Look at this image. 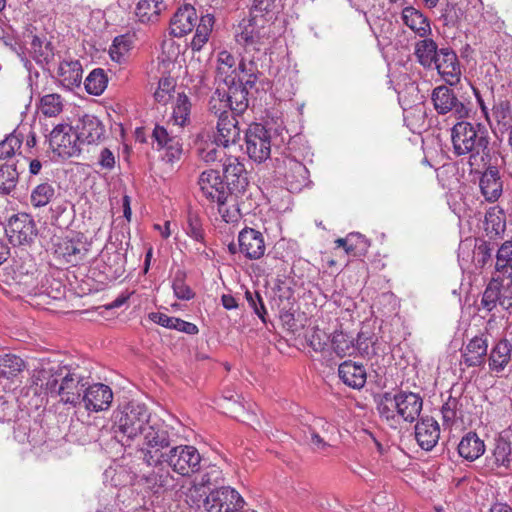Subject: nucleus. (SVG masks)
Returning a JSON list of instances; mask_svg holds the SVG:
<instances>
[{
	"label": "nucleus",
	"mask_w": 512,
	"mask_h": 512,
	"mask_svg": "<svg viewBox=\"0 0 512 512\" xmlns=\"http://www.w3.org/2000/svg\"><path fill=\"white\" fill-rule=\"evenodd\" d=\"M39 379L45 380L41 386H44L48 393L58 396L64 404L77 407L82 403L90 376L78 366H57L49 370H41Z\"/></svg>",
	"instance_id": "f257e3e1"
},
{
	"label": "nucleus",
	"mask_w": 512,
	"mask_h": 512,
	"mask_svg": "<svg viewBox=\"0 0 512 512\" xmlns=\"http://www.w3.org/2000/svg\"><path fill=\"white\" fill-rule=\"evenodd\" d=\"M453 152L457 156L469 155V165L472 169L485 166L489 156V140L480 125L465 121L456 123L451 130Z\"/></svg>",
	"instance_id": "f03ea898"
},
{
	"label": "nucleus",
	"mask_w": 512,
	"mask_h": 512,
	"mask_svg": "<svg viewBox=\"0 0 512 512\" xmlns=\"http://www.w3.org/2000/svg\"><path fill=\"white\" fill-rule=\"evenodd\" d=\"M150 422L148 408L144 404L131 402L114 411L112 433L122 446H130Z\"/></svg>",
	"instance_id": "7ed1b4c3"
},
{
	"label": "nucleus",
	"mask_w": 512,
	"mask_h": 512,
	"mask_svg": "<svg viewBox=\"0 0 512 512\" xmlns=\"http://www.w3.org/2000/svg\"><path fill=\"white\" fill-rule=\"evenodd\" d=\"M266 18L243 19L235 32V40L244 48V54L248 57L255 54L266 55L272 39L271 25Z\"/></svg>",
	"instance_id": "20e7f679"
},
{
	"label": "nucleus",
	"mask_w": 512,
	"mask_h": 512,
	"mask_svg": "<svg viewBox=\"0 0 512 512\" xmlns=\"http://www.w3.org/2000/svg\"><path fill=\"white\" fill-rule=\"evenodd\" d=\"M143 435V446L140 449L143 461L149 466L164 463L167 454L164 450L170 447V435L166 427L159 422H150Z\"/></svg>",
	"instance_id": "39448f33"
},
{
	"label": "nucleus",
	"mask_w": 512,
	"mask_h": 512,
	"mask_svg": "<svg viewBox=\"0 0 512 512\" xmlns=\"http://www.w3.org/2000/svg\"><path fill=\"white\" fill-rule=\"evenodd\" d=\"M171 469L182 475L189 476L200 469L201 455L194 446L179 445L172 447L164 457Z\"/></svg>",
	"instance_id": "423d86ee"
},
{
	"label": "nucleus",
	"mask_w": 512,
	"mask_h": 512,
	"mask_svg": "<svg viewBox=\"0 0 512 512\" xmlns=\"http://www.w3.org/2000/svg\"><path fill=\"white\" fill-rule=\"evenodd\" d=\"M203 507L206 512H245L243 498L230 487L212 490L203 500Z\"/></svg>",
	"instance_id": "0eeeda50"
},
{
	"label": "nucleus",
	"mask_w": 512,
	"mask_h": 512,
	"mask_svg": "<svg viewBox=\"0 0 512 512\" xmlns=\"http://www.w3.org/2000/svg\"><path fill=\"white\" fill-rule=\"evenodd\" d=\"M246 153L255 162L262 163L271 154V134L262 124L254 123L245 134Z\"/></svg>",
	"instance_id": "6e6552de"
},
{
	"label": "nucleus",
	"mask_w": 512,
	"mask_h": 512,
	"mask_svg": "<svg viewBox=\"0 0 512 512\" xmlns=\"http://www.w3.org/2000/svg\"><path fill=\"white\" fill-rule=\"evenodd\" d=\"M49 144L53 152L62 158H70L80 153L77 132L68 124H59L51 131Z\"/></svg>",
	"instance_id": "1a4fd4ad"
},
{
	"label": "nucleus",
	"mask_w": 512,
	"mask_h": 512,
	"mask_svg": "<svg viewBox=\"0 0 512 512\" xmlns=\"http://www.w3.org/2000/svg\"><path fill=\"white\" fill-rule=\"evenodd\" d=\"M8 273L15 284L24 286L27 291H31L37 286V265L34 258L27 251L22 250L19 255L13 258Z\"/></svg>",
	"instance_id": "9d476101"
},
{
	"label": "nucleus",
	"mask_w": 512,
	"mask_h": 512,
	"mask_svg": "<svg viewBox=\"0 0 512 512\" xmlns=\"http://www.w3.org/2000/svg\"><path fill=\"white\" fill-rule=\"evenodd\" d=\"M6 235L13 245L30 244L37 235V228L33 217L27 213L13 215L6 225Z\"/></svg>",
	"instance_id": "9b49d317"
},
{
	"label": "nucleus",
	"mask_w": 512,
	"mask_h": 512,
	"mask_svg": "<svg viewBox=\"0 0 512 512\" xmlns=\"http://www.w3.org/2000/svg\"><path fill=\"white\" fill-rule=\"evenodd\" d=\"M431 100L438 114L445 115L451 112L457 119H464L469 116V108L447 86L441 85L434 88Z\"/></svg>",
	"instance_id": "f8f14e48"
},
{
	"label": "nucleus",
	"mask_w": 512,
	"mask_h": 512,
	"mask_svg": "<svg viewBox=\"0 0 512 512\" xmlns=\"http://www.w3.org/2000/svg\"><path fill=\"white\" fill-rule=\"evenodd\" d=\"M499 305L505 311L512 310V287L493 278L483 292L480 308L490 312Z\"/></svg>",
	"instance_id": "ddd939ff"
},
{
	"label": "nucleus",
	"mask_w": 512,
	"mask_h": 512,
	"mask_svg": "<svg viewBox=\"0 0 512 512\" xmlns=\"http://www.w3.org/2000/svg\"><path fill=\"white\" fill-rule=\"evenodd\" d=\"M200 191L208 201L215 203L221 199L227 200L230 190L225 185L220 174L216 170H206L199 176Z\"/></svg>",
	"instance_id": "4468645a"
},
{
	"label": "nucleus",
	"mask_w": 512,
	"mask_h": 512,
	"mask_svg": "<svg viewBox=\"0 0 512 512\" xmlns=\"http://www.w3.org/2000/svg\"><path fill=\"white\" fill-rule=\"evenodd\" d=\"M113 400L111 388L102 383L87 385L82 397V403L88 411L101 412L108 410Z\"/></svg>",
	"instance_id": "2eb2a0df"
},
{
	"label": "nucleus",
	"mask_w": 512,
	"mask_h": 512,
	"mask_svg": "<svg viewBox=\"0 0 512 512\" xmlns=\"http://www.w3.org/2000/svg\"><path fill=\"white\" fill-rule=\"evenodd\" d=\"M223 173L226 179L225 185L230 193H242L246 190L249 181L244 164L238 158L229 156L223 163Z\"/></svg>",
	"instance_id": "dca6fc26"
},
{
	"label": "nucleus",
	"mask_w": 512,
	"mask_h": 512,
	"mask_svg": "<svg viewBox=\"0 0 512 512\" xmlns=\"http://www.w3.org/2000/svg\"><path fill=\"white\" fill-rule=\"evenodd\" d=\"M394 396V406L398 417L409 423L417 420L423 407L422 397L408 391H399Z\"/></svg>",
	"instance_id": "f3484780"
},
{
	"label": "nucleus",
	"mask_w": 512,
	"mask_h": 512,
	"mask_svg": "<svg viewBox=\"0 0 512 512\" xmlns=\"http://www.w3.org/2000/svg\"><path fill=\"white\" fill-rule=\"evenodd\" d=\"M152 139L157 144V149L166 151L165 158L168 162H173L180 158L182 154V140L164 126L156 125L152 132Z\"/></svg>",
	"instance_id": "a211bd4d"
},
{
	"label": "nucleus",
	"mask_w": 512,
	"mask_h": 512,
	"mask_svg": "<svg viewBox=\"0 0 512 512\" xmlns=\"http://www.w3.org/2000/svg\"><path fill=\"white\" fill-rule=\"evenodd\" d=\"M239 252L250 260L260 259L266 250L264 236L261 232L246 227L238 235Z\"/></svg>",
	"instance_id": "6ab92c4d"
},
{
	"label": "nucleus",
	"mask_w": 512,
	"mask_h": 512,
	"mask_svg": "<svg viewBox=\"0 0 512 512\" xmlns=\"http://www.w3.org/2000/svg\"><path fill=\"white\" fill-rule=\"evenodd\" d=\"M433 68H436L445 82L451 86L460 81V64L456 53L450 48L440 49Z\"/></svg>",
	"instance_id": "aec40b11"
},
{
	"label": "nucleus",
	"mask_w": 512,
	"mask_h": 512,
	"mask_svg": "<svg viewBox=\"0 0 512 512\" xmlns=\"http://www.w3.org/2000/svg\"><path fill=\"white\" fill-rule=\"evenodd\" d=\"M75 130L80 144H98L105 136L103 123L94 115L86 114L78 120Z\"/></svg>",
	"instance_id": "412c9836"
},
{
	"label": "nucleus",
	"mask_w": 512,
	"mask_h": 512,
	"mask_svg": "<svg viewBox=\"0 0 512 512\" xmlns=\"http://www.w3.org/2000/svg\"><path fill=\"white\" fill-rule=\"evenodd\" d=\"M488 351V339L484 334L471 338L461 350V363L467 367L484 365Z\"/></svg>",
	"instance_id": "4be33fe9"
},
{
	"label": "nucleus",
	"mask_w": 512,
	"mask_h": 512,
	"mask_svg": "<svg viewBox=\"0 0 512 512\" xmlns=\"http://www.w3.org/2000/svg\"><path fill=\"white\" fill-rule=\"evenodd\" d=\"M198 21V15L191 4L179 7L170 20V34L174 37H183L190 33Z\"/></svg>",
	"instance_id": "5701e85b"
},
{
	"label": "nucleus",
	"mask_w": 512,
	"mask_h": 512,
	"mask_svg": "<svg viewBox=\"0 0 512 512\" xmlns=\"http://www.w3.org/2000/svg\"><path fill=\"white\" fill-rule=\"evenodd\" d=\"M221 88L226 94L228 104H231V112L235 115L243 114L249 106L248 92L243 86V80L229 79L228 83L221 85Z\"/></svg>",
	"instance_id": "b1692460"
},
{
	"label": "nucleus",
	"mask_w": 512,
	"mask_h": 512,
	"mask_svg": "<svg viewBox=\"0 0 512 512\" xmlns=\"http://www.w3.org/2000/svg\"><path fill=\"white\" fill-rule=\"evenodd\" d=\"M440 427L432 417H423L415 426V438L419 446L426 450H432L438 443Z\"/></svg>",
	"instance_id": "393cba45"
},
{
	"label": "nucleus",
	"mask_w": 512,
	"mask_h": 512,
	"mask_svg": "<svg viewBox=\"0 0 512 512\" xmlns=\"http://www.w3.org/2000/svg\"><path fill=\"white\" fill-rule=\"evenodd\" d=\"M237 115H224L220 116L217 122V132L214 136L216 143L221 144L223 147L236 144L240 139L241 130L238 127Z\"/></svg>",
	"instance_id": "a878e982"
},
{
	"label": "nucleus",
	"mask_w": 512,
	"mask_h": 512,
	"mask_svg": "<svg viewBox=\"0 0 512 512\" xmlns=\"http://www.w3.org/2000/svg\"><path fill=\"white\" fill-rule=\"evenodd\" d=\"M401 20L418 37H428L432 33L428 17L413 6H406L402 9Z\"/></svg>",
	"instance_id": "bb28decb"
},
{
	"label": "nucleus",
	"mask_w": 512,
	"mask_h": 512,
	"mask_svg": "<svg viewBox=\"0 0 512 512\" xmlns=\"http://www.w3.org/2000/svg\"><path fill=\"white\" fill-rule=\"evenodd\" d=\"M285 168L284 178L288 190L291 192L301 191L309 181V171L306 166L295 159H288L285 161Z\"/></svg>",
	"instance_id": "cd10ccee"
},
{
	"label": "nucleus",
	"mask_w": 512,
	"mask_h": 512,
	"mask_svg": "<svg viewBox=\"0 0 512 512\" xmlns=\"http://www.w3.org/2000/svg\"><path fill=\"white\" fill-rule=\"evenodd\" d=\"M338 376L345 385L353 389L363 388L367 380L365 367L351 360L344 361L339 365Z\"/></svg>",
	"instance_id": "c85d7f7f"
},
{
	"label": "nucleus",
	"mask_w": 512,
	"mask_h": 512,
	"mask_svg": "<svg viewBox=\"0 0 512 512\" xmlns=\"http://www.w3.org/2000/svg\"><path fill=\"white\" fill-rule=\"evenodd\" d=\"M479 187L486 201H497L503 190L499 171L495 167H489L480 177Z\"/></svg>",
	"instance_id": "c756f323"
},
{
	"label": "nucleus",
	"mask_w": 512,
	"mask_h": 512,
	"mask_svg": "<svg viewBox=\"0 0 512 512\" xmlns=\"http://www.w3.org/2000/svg\"><path fill=\"white\" fill-rule=\"evenodd\" d=\"M495 269L496 279L512 287V241L504 242L497 250Z\"/></svg>",
	"instance_id": "7c9ffc66"
},
{
	"label": "nucleus",
	"mask_w": 512,
	"mask_h": 512,
	"mask_svg": "<svg viewBox=\"0 0 512 512\" xmlns=\"http://www.w3.org/2000/svg\"><path fill=\"white\" fill-rule=\"evenodd\" d=\"M82 73V65L78 60H63L59 64L57 76L63 87L72 90L80 86Z\"/></svg>",
	"instance_id": "2f4dec72"
},
{
	"label": "nucleus",
	"mask_w": 512,
	"mask_h": 512,
	"mask_svg": "<svg viewBox=\"0 0 512 512\" xmlns=\"http://www.w3.org/2000/svg\"><path fill=\"white\" fill-rule=\"evenodd\" d=\"M414 44V55L417 62L425 69H432L435 64L440 49H438L437 43L428 37H421Z\"/></svg>",
	"instance_id": "473e14b6"
},
{
	"label": "nucleus",
	"mask_w": 512,
	"mask_h": 512,
	"mask_svg": "<svg viewBox=\"0 0 512 512\" xmlns=\"http://www.w3.org/2000/svg\"><path fill=\"white\" fill-rule=\"evenodd\" d=\"M511 352V343L506 339L499 340L491 349L488 357L490 370L497 374L502 372L511 360Z\"/></svg>",
	"instance_id": "72a5a7b5"
},
{
	"label": "nucleus",
	"mask_w": 512,
	"mask_h": 512,
	"mask_svg": "<svg viewBox=\"0 0 512 512\" xmlns=\"http://www.w3.org/2000/svg\"><path fill=\"white\" fill-rule=\"evenodd\" d=\"M142 480L145 486L155 494L174 487V477L169 470L162 467L143 475Z\"/></svg>",
	"instance_id": "f704fd0d"
},
{
	"label": "nucleus",
	"mask_w": 512,
	"mask_h": 512,
	"mask_svg": "<svg viewBox=\"0 0 512 512\" xmlns=\"http://www.w3.org/2000/svg\"><path fill=\"white\" fill-rule=\"evenodd\" d=\"M88 249L80 239H63L57 245L56 253L67 263L77 264L85 257Z\"/></svg>",
	"instance_id": "c9c22d12"
},
{
	"label": "nucleus",
	"mask_w": 512,
	"mask_h": 512,
	"mask_svg": "<svg viewBox=\"0 0 512 512\" xmlns=\"http://www.w3.org/2000/svg\"><path fill=\"white\" fill-rule=\"evenodd\" d=\"M485 452V444L475 432H468L458 444V453L467 461H475Z\"/></svg>",
	"instance_id": "e433bc0d"
},
{
	"label": "nucleus",
	"mask_w": 512,
	"mask_h": 512,
	"mask_svg": "<svg viewBox=\"0 0 512 512\" xmlns=\"http://www.w3.org/2000/svg\"><path fill=\"white\" fill-rule=\"evenodd\" d=\"M229 79H237L236 59L228 51L219 52L217 57L215 80L222 85L228 83Z\"/></svg>",
	"instance_id": "4c0bfd02"
},
{
	"label": "nucleus",
	"mask_w": 512,
	"mask_h": 512,
	"mask_svg": "<svg viewBox=\"0 0 512 512\" xmlns=\"http://www.w3.org/2000/svg\"><path fill=\"white\" fill-rule=\"evenodd\" d=\"M149 318L154 323L159 324L165 328L175 329L180 332H185L189 335L198 333V327L195 324L184 321L180 318L168 316L164 313L152 312L149 314Z\"/></svg>",
	"instance_id": "58836bf2"
},
{
	"label": "nucleus",
	"mask_w": 512,
	"mask_h": 512,
	"mask_svg": "<svg viewBox=\"0 0 512 512\" xmlns=\"http://www.w3.org/2000/svg\"><path fill=\"white\" fill-rule=\"evenodd\" d=\"M164 9L163 0H139L135 14L142 23L155 22Z\"/></svg>",
	"instance_id": "ea45409f"
},
{
	"label": "nucleus",
	"mask_w": 512,
	"mask_h": 512,
	"mask_svg": "<svg viewBox=\"0 0 512 512\" xmlns=\"http://www.w3.org/2000/svg\"><path fill=\"white\" fill-rule=\"evenodd\" d=\"M214 25V16L206 14L201 16L199 24L196 27L195 35L191 41L193 51H200L203 45L208 41Z\"/></svg>",
	"instance_id": "a19ab883"
},
{
	"label": "nucleus",
	"mask_w": 512,
	"mask_h": 512,
	"mask_svg": "<svg viewBox=\"0 0 512 512\" xmlns=\"http://www.w3.org/2000/svg\"><path fill=\"white\" fill-rule=\"evenodd\" d=\"M258 60L259 57L257 56L248 57L247 55H242L238 65V69L247 76L246 80L243 81V86H245V90L248 93L255 87L256 80L258 78Z\"/></svg>",
	"instance_id": "79ce46f5"
},
{
	"label": "nucleus",
	"mask_w": 512,
	"mask_h": 512,
	"mask_svg": "<svg viewBox=\"0 0 512 512\" xmlns=\"http://www.w3.org/2000/svg\"><path fill=\"white\" fill-rule=\"evenodd\" d=\"M506 222L503 210L499 206L491 207L485 215V231L487 234L499 235L505 231Z\"/></svg>",
	"instance_id": "37998d69"
},
{
	"label": "nucleus",
	"mask_w": 512,
	"mask_h": 512,
	"mask_svg": "<svg viewBox=\"0 0 512 512\" xmlns=\"http://www.w3.org/2000/svg\"><path fill=\"white\" fill-rule=\"evenodd\" d=\"M215 203L217 204L219 214L226 223H235L241 218L235 193H229L227 200L221 199Z\"/></svg>",
	"instance_id": "c03bdc74"
},
{
	"label": "nucleus",
	"mask_w": 512,
	"mask_h": 512,
	"mask_svg": "<svg viewBox=\"0 0 512 512\" xmlns=\"http://www.w3.org/2000/svg\"><path fill=\"white\" fill-rule=\"evenodd\" d=\"M190 110L191 103L189 98L185 94H178L171 117L173 124L178 126V129L190 122Z\"/></svg>",
	"instance_id": "a18cd8bd"
},
{
	"label": "nucleus",
	"mask_w": 512,
	"mask_h": 512,
	"mask_svg": "<svg viewBox=\"0 0 512 512\" xmlns=\"http://www.w3.org/2000/svg\"><path fill=\"white\" fill-rule=\"evenodd\" d=\"M330 342L333 351L338 357L352 356L356 351L354 339L343 332H335Z\"/></svg>",
	"instance_id": "49530a36"
},
{
	"label": "nucleus",
	"mask_w": 512,
	"mask_h": 512,
	"mask_svg": "<svg viewBox=\"0 0 512 512\" xmlns=\"http://www.w3.org/2000/svg\"><path fill=\"white\" fill-rule=\"evenodd\" d=\"M56 195V190L51 183L44 182L37 185L31 192L30 201L36 208L48 205Z\"/></svg>",
	"instance_id": "de8ad7c7"
},
{
	"label": "nucleus",
	"mask_w": 512,
	"mask_h": 512,
	"mask_svg": "<svg viewBox=\"0 0 512 512\" xmlns=\"http://www.w3.org/2000/svg\"><path fill=\"white\" fill-rule=\"evenodd\" d=\"M226 94L224 90L221 88V85H218L212 96L210 97L208 103V109L211 113L220 119L224 117V115H232L231 112V104H228Z\"/></svg>",
	"instance_id": "09e8293b"
},
{
	"label": "nucleus",
	"mask_w": 512,
	"mask_h": 512,
	"mask_svg": "<svg viewBox=\"0 0 512 512\" xmlns=\"http://www.w3.org/2000/svg\"><path fill=\"white\" fill-rule=\"evenodd\" d=\"M107 83L108 78L105 71L101 68H96L89 73L84 85L89 94L99 96L107 87Z\"/></svg>",
	"instance_id": "8fccbe9b"
},
{
	"label": "nucleus",
	"mask_w": 512,
	"mask_h": 512,
	"mask_svg": "<svg viewBox=\"0 0 512 512\" xmlns=\"http://www.w3.org/2000/svg\"><path fill=\"white\" fill-rule=\"evenodd\" d=\"M19 173L15 165L4 164L0 166V194L8 195L18 183Z\"/></svg>",
	"instance_id": "3c124183"
},
{
	"label": "nucleus",
	"mask_w": 512,
	"mask_h": 512,
	"mask_svg": "<svg viewBox=\"0 0 512 512\" xmlns=\"http://www.w3.org/2000/svg\"><path fill=\"white\" fill-rule=\"evenodd\" d=\"M222 471L216 467L211 466L209 467L202 475L201 480L199 483V486H194L189 490L188 497L190 500L196 504L195 498L196 497H202V494L200 493L202 486H210V485H216L221 480Z\"/></svg>",
	"instance_id": "603ef678"
},
{
	"label": "nucleus",
	"mask_w": 512,
	"mask_h": 512,
	"mask_svg": "<svg viewBox=\"0 0 512 512\" xmlns=\"http://www.w3.org/2000/svg\"><path fill=\"white\" fill-rule=\"evenodd\" d=\"M63 99L56 93L46 94L40 99L39 110L46 117H56L63 111Z\"/></svg>",
	"instance_id": "864d4df0"
},
{
	"label": "nucleus",
	"mask_w": 512,
	"mask_h": 512,
	"mask_svg": "<svg viewBox=\"0 0 512 512\" xmlns=\"http://www.w3.org/2000/svg\"><path fill=\"white\" fill-rule=\"evenodd\" d=\"M493 458L498 467L509 468L512 462L511 458V444L503 437L496 439L495 447L493 449Z\"/></svg>",
	"instance_id": "5fc2aeb1"
},
{
	"label": "nucleus",
	"mask_w": 512,
	"mask_h": 512,
	"mask_svg": "<svg viewBox=\"0 0 512 512\" xmlns=\"http://www.w3.org/2000/svg\"><path fill=\"white\" fill-rule=\"evenodd\" d=\"M31 51L34 59L39 63L49 62L54 55L51 44L38 36H34L32 39Z\"/></svg>",
	"instance_id": "6e6d98bb"
},
{
	"label": "nucleus",
	"mask_w": 512,
	"mask_h": 512,
	"mask_svg": "<svg viewBox=\"0 0 512 512\" xmlns=\"http://www.w3.org/2000/svg\"><path fill=\"white\" fill-rule=\"evenodd\" d=\"M131 44L132 42L129 37L124 35L117 36L109 50L111 59L117 63L125 61V56L131 49Z\"/></svg>",
	"instance_id": "4d7b16f0"
},
{
	"label": "nucleus",
	"mask_w": 512,
	"mask_h": 512,
	"mask_svg": "<svg viewBox=\"0 0 512 512\" xmlns=\"http://www.w3.org/2000/svg\"><path fill=\"white\" fill-rule=\"evenodd\" d=\"M463 12L456 2L446 1L441 7L440 20L445 26H455Z\"/></svg>",
	"instance_id": "13d9d810"
},
{
	"label": "nucleus",
	"mask_w": 512,
	"mask_h": 512,
	"mask_svg": "<svg viewBox=\"0 0 512 512\" xmlns=\"http://www.w3.org/2000/svg\"><path fill=\"white\" fill-rule=\"evenodd\" d=\"M216 139L212 142L200 141L197 143V154L206 163L214 162L218 159L220 151Z\"/></svg>",
	"instance_id": "bf43d9fd"
},
{
	"label": "nucleus",
	"mask_w": 512,
	"mask_h": 512,
	"mask_svg": "<svg viewBox=\"0 0 512 512\" xmlns=\"http://www.w3.org/2000/svg\"><path fill=\"white\" fill-rule=\"evenodd\" d=\"M1 366L2 369L0 370V373L6 377H10L13 375L16 376L19 372H21L25 367V363L19 356L5 355V357L2 359Z\"/></svg>",
	"instance_id": "052dcab7"
},
{
	"label": "nucleus",
	"mask_w": 512,
	"mask_h": 512,
	"mask_svg": "<svg viewBox=\"0 0 512 512\" xmlns=\"http://www.w3.org/2000/svg\"><path fill=\"white\" fill-rule=\"evenodd\" d=\"M172 288L175 296L180 300H190L195 296L192 289L185 283V274L181 271L175 274Z\"/></svg>",
	"instance_id": "680f3d73"
},
{
	"label": "nucleus",
	"mask_w": 512,
	"mask_h": 512,
	"mask_svg": "<svg viewBox=\"0 0 512 512\" xmlns=\"http://www.w3.org/2000/svg\"><path fill=\"white\" fill-rule=\"evenodd\" d=\"M394 398L395 396L391 392L384 393L377 407L380 416L388 421H394L398 417L396 407L394 406Z\"/></svg>",
	"instance_id": "e2e57ef3"
},
{
	"label": "nucleus",
	"mask_w": 512,
	"mask_h": 512,
	"mask_svg": "<svg viewBox=\"0 0 512 512\" xmlns=\"http://www.w3.org/2000/svg\"><path fill=\"white\" fill-rule=\"evenodd\" d=\"M22 137L12 133L0 143V159H6L15 154L20 149L22 144Z\"/></svg>",
	"instance_id": "0e129e2a"
},
{
	"label": "nucleus",
	"mask_w": 512,
	"mask_h": 512,
	"mask_svg": "<svg viewBox=\"0 0 512 512\" xmlns=\"http://www.w3.org/2000/svg\"><path fill=\"white\" fill-rule=\"evenodd\" d=\"M348 241V255L361 256L367 252L369 243L363 235L359 233H351L348 235Z\"/></svg>",
	"instance_id": "69168bd1"
},
{
	"label": "nucleus",
	"mask_w": 512,
	"mask_h": 512,
	"mask_svg": "<svg viewBox=\"0 0 512 512\" xmlns=\"http://www.w3.org/2000/svg\"><path fill=\"white\" fill-rule=\"evenodd\" d=\"M493 248L486 242H481L475 247L473 252V260L479 267H484L488 262L492 261Z\"/></svg>",
	"instance_id": "338daca9"
},
{
	"label": "nucleus",
	"mask_w": 512,
	"mask_h": 512,
	"mask_svg": "<svg viewBox=\"0 0 512 512\" xmlns=\"http://www.w3.org/2000/svg\"><path fill=\"white\" fill-rule=\"evenodd\" d=\"M304 440L306 443L317 452H321L326 450L330 445L328 442H326L315 430V428H312L311 426L308 427V431L304 432Z\"/></svg>",
	"instance_id": "774afa93"
}]
</instances>
